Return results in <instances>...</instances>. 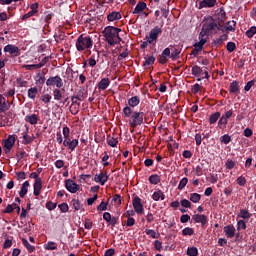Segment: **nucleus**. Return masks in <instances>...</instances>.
<instances>
[{"label": "nucleus", "instance_id": "obj_41", "mask_svg": "<svg viewBox=\"0 0 256 256\" xmlns=\"http://www.w3.org/2000/svg\"><path fill=\"white\" fill-rule=\"evenodd\" d=\"M182 235L184 237H187V236L191 237V235H195V230L191 227H186L182 230Z\"/></svg>", "mask_w": 256, "mask_h": 256}, {"label": "nucleus", "instance_id": "obj_35", "mask_svg": "<svg viewBox=\"0 0 256 256\" xmlns=\"http://www.w3.org/2000/svg\"><path fill=\"white\" fill-rule=\"evenodd\" d=\"M9 109H11V104L4 98V101H2L0 105V113H5V111H9Z\"/></svg>", "mask_w": 256, "mask_h": 256}, {"label": "nucleus", "instance_id": "obj_27", "mask_svg": "<svg viewBox=\"0 0 256 256\" xmlns=\"http://www.w3.org/2000/svg\"><path fill=\"white\" fill-rule=\"evenodd\" d=\"M28 191H29V181H25L22 184L21 190L19 192V196L21 197V199H23V197H25V195H27Z\"/></svg>", "mask_w": 256, "mask_h": 256}, {"label": "nucleus", "instance_id": "obj_51", "mask_svg": "<svg viewBox=\"0 0 256 256\" xmlns=\"http://www.w3.org/2000/svg\"><path fill=\"white\" fill-rule=\"evenodd\" d=\"M236 183L240 187H245L247 185V179L244 176H240L236 179Z\"/></svg>", "mask_w": 256, "mask_h": 256}, {"label": "nucleus", "instance_id": "obj_19", "mask_svg": "<svg viewBox=\"0 0 256 256\" xmlns=\"http://www.w3.org/2000/svg\"><path fill=\"white\" fill-rule=\"evenodd\" d=\"M140 103L141 98H139V96H133L128 99V107H130V109H135V107H137Z\"/></svg>", "mask_w": 256, "mask_h": 256}, {"label": "nucleus", "instance_id": "obj_46", "mask_svg": "<svg viewBox=\"0 0 256 256\" xmlns=\"http://www.w3.org/2000/svg\"><path fill=\"white\" fill-rule=\"evenodd\" d=\"M71 204L73 206V209H75V211H79L81 210V207H83V205L81 204V201H79L78 199H72Z\"/></svg>", "mask_w": 256, "mask_h": 256}, {"label": "nucleus", "instance_id": "obj_49", "mask_svg": "<svg viewBox=\"0 0 256 256\" xmlns=\"http://www.w3.org/2000/svg\"><path fill=\"white\" fill-rule=\"evenodd\" d=\"M255 34H256L255 26L250 27L245 33V35H246V37H248V39H251Z\"/></svg>", "mask_w": 256, "mask_h": 256}, {"label": "nucleus", "instance_id": "obj_63", "mask_svg": "<svg viewBox=\"0 0 256 256\" xmlns=\"http://www.w3.org/2000/svg\"><path fill=\"white\" fill-rule=\"evenodd\" d=\"M109 203L102 201L100 205L97 207V211H107V206Z\"/></svg>", "mask_w": 256, "mask_h": 256}, {"label": "nucleus", "instance_id": "obj_32", "mask_svg": "<svg viewBox=\"0 0 256 256\" xmlns=\"http://www.w3.org/2000/svg\"><path fill=\"white\" fill-rule=\"evenodd\" d=\"M179 55H181V50L179 48H174L170 52V59H172V61H177V59H179Z\"/></svg>", "mask_w": 256, "mask_h": 256}, {"label": "nucleus", "instance_id": "obj_62", "mask_svg": "<svg viewBox=\"0 0 256 256\" xmlns=\"http://www.w3.org/2000/svg\"><path fill=\"white\" fill-rule=\"evenodd\" d=\"M86 15L90 19H99V16H97V12L95 10L88 11Z\"/></svg>", "mask_w": 256, "mask_h": 256}, {"label": "nucleus", "instance_id": "obj_36", "mask_svg": "<svg viewBox=\"0 0 256 256\" xmlns=\"http://www.w3.org/2000/svg\"><path fill=\"white\" fill-rule=\"evenodd\" d=\"M229 123V120L227 118H224L223 116L220 117L218 121V127L219 129H227V124Z\"/></svg>", "mask_w": 256, "mask_h": 256}, {"label": "nucleus", "instance_id": "obj_54", "mask_svg": "<svg viewBox=\"0 0 256 256\" xmlns=\"http://www.w3.org/2000/svg\"><path fill=\"white\" fill-rule=\"evenodd\" d=\"M43 83H45V73H42V74L38 73V76H37V79H36V84L37 85H43Z\"/></svg>", "mask_w": 256, "mask_h": 256}, {"label": "nucleus", "instance_id": "obj_23", "mask_svg": "<svg viewBox=\"0 0 256 256\" xmlns=\"http://www.w3.org/2000/svg\"><path fill=\"white\" fill-rule=\"evenodd\" d=\"M241 91V87L239 86V82L237 80H233L229 86V93L237 94Z\"/></svg>", "mask_w": 256, "mask_h": 256}, {"label": "nucleus", "instance_id": "obj_28", "mask_svg": "<svg viewBox=\"0 0 256 256\" xmlns=\"http://www.w3.org/2000/svg\"><path fill=\"white\" fill-rule=\"evenodd\" d=\"M148 181L151 185H159V183H161V176L152 174L149 176Z\"/></svg>", "mask_w": 256, "mask_h": 256}, {"label": "nucleus", "instance_id": "obj_45", "mask_svg": "<svg viewBox=\"0 0 256 256\" xmlns=\"http://www.w3.org/2000/svg\"><path fill=\"white\" fill-rule=\"evenodd\" d=\"M190 201H192V203H199L201 201V194L191 193L190 194Z\"/></svg>", "mask_w": 256, "mask_h": 256}, {"label": "nucleus", "instance_id": "obj_47", "mask_svg": "<svg viewBox=\"0 0 256 256\" xmlns=\"http://www.w3.org/2000/svg\"><path fill=\"white\" fill-rule=\"evenodd\" d=\"M187 183H189V179H187V177L182 178L179 182L178 190L183 191V189H185L187 186Z\"/></svg>", "mask_w": 256, "mask_h": 256}, {"label": "nucleus", "instance_id": "obj_50", "mask_svg": "<svg viewBox=\"0 0 256 256\" xmlns=\"http://www.w3.org/2000/svg\"><path fill=\"white\" fill-rule=\"evenodd\" d=\"M226 49L228 53H233V51L237 49V44H235V42H228L226 45Z\"/></svg>", "mask_w": 256, "mask_h": 256}, {"label": "nucleus", "instance_id": "obj_11", "mask_svg": "<svg viewBox=\"0 0 256 256\" xmlns=\"http://www.w3.org/2000/svg\"><path fill=\"white\" fill-rule=\"evenodd\" d=\"M170 56H171V49L165 48L162 54L160 55V57L158 58V63H160V65L167 64V61H169Z\"/></svg>", "mask_w": 256, "mask_h": 256}, {"label": "nucleus", "instance_id": "obj_14", "mask_svg": "<svg viewBox=\"0 0 256 256\" xmlns=\"http://www.w3.org/2000/svg\"><path fill=\"white\" fill-rule=\"evenodd\" d=\"M4 53H9V55H15L17 57L19 56V47L8 44L4 47Z\"/></svg>", "mask_w": 256, "mask_h": 256}, {"label": "nucleus", "instance_id": "obj_44", "mask_svg": "<svg viewBox=\"0 0 256 256\" xmlns=\"http://www.w3.org/2000/svg\"><path fill=\"white\" fill-rule=\"evenodd\" d=\"M37 93H38L37 87H32L28 89V98L35 99V97H37Z\"/></svg>", "mask_w": 256, "mask_h": 256}, {"label": "nucleus", "instance_id": "obj_56", "mask_svg": "<svg viewBox=\"0 0 256 256\" xmlns=\"http://www.w3.org/2000/svg\"><path fill=\"white\" fill-rule=\"evenodd\" d=\"M79 109H81V106L71 104L70 106L71 115H77V113H79Z\"/></svg>", "mask_w": 256, "mask_h": 256}, {"label": "nucleus", "instance_id": "obj_16", "mask_svg": "<svg viewBox=\"0 0 256 256\" xmlns=\"http://www.w3.org/2000/svg\"><path fill=\"white\" fill-rule=\"evenodd\" d=\"M223 231L227 239H233V237H235V226L231 224L227 225L224 227Z\"/></svg>", "mask_w": 256, "mask_h": 256}, {"label": "nucleus", "instance_id": "obj_33", "mask_svg": "<svg viewBox=\"0 0 256 256\" xmlns=\"http://www.w3.org/2000/svg\"><path fill=\"white\" fill-rule=\"evenodd\" d=\"M145 61L143 63V67H149L155 63V56H145Z\"/></svg>", "mask_w": 256, "mask_h": 256}, {"label": "nucleus", "instance_id": "obj_61", "mask_svg": "<svg viewBox=\"0 0 256 256\" xmlns=\"http://www.w3.org/2000/svg\"><path fill=\"white\" fill-rule=\"evenodd\" d=\"M62 213H67L69 211V205L67 203H62L58 205Z\"/></svg>", "mask_w": 256, "mask_h": 256}, {"label": "nucleus", "instance_id": "obj_20", "mask_svg": "<svg viewBox=\"0 0 256 256\" xmlns=\"http://www.w3.org/2000/svg\"><path fill=\"white\" fill-rule=\"evenodd\" d=\"M199 42H196L193 47L196 48V51H203V47L205 46V43H207V39L203 38L201 34H199Z\"/></svg>", "mask_w": 256, "mask_h": 256}, {"label": "nucleus", "instance_id": "obj_26", "mask_svg": "<svg viewBox=\"0 0 256 256\" xmlns=\"http://www.w3.org/2000/svg\"><path fill=\"white\" fill-rule=\"evenodd\" d=\"M152 199L153 201H159V199H161V201H165V194L163 191L157 190L152 194Z\"/></svg>", "mask_w": 256, "mask_h": 256}, {"label": "nucleus", "instance_id": "obj_37", "mask_svg": "<svg viewBox=\"0 0 256 256\" xmlns=\"http://www.w3.org/2000/svg\"><path fill=\"white\" fill-rule=\"evenodd\" d=\"M221 117V112H215L214 114H212L210 117H209V123L210 125H215V122L216 121H219Z\"/></svg>", "mask_w": 256, "mask_h": 256}, {"label": "nucleus", "instance_id": "obj_39", "mask_svg": "<svg viewBox=\"0 0 256 256\" xmlns=\"http://www.w3.org/2000/svg\"><path fill=\"white\" fill-rule=\"evenodd\" d=\"M106 141L110 147H117V145L119 144V140L117 138H114L113 136H108Z\"/></svg>", "mask_w": 256, "mask_h": 256}, {"label": "nucleus", "instance_id": "obj_57", "mask_svg": "<svg viewBox=\"0 0 256 256\" xmlns=\"http://www.w3.org/2000/svg\"><path fill=\"white\" fill-rule=\"evenodd\" d=\"M218 31H221V33H223V35H225V33H227V26L223 25V22H218L217 32Z\"/></svg>", "mask_w": 256, "mask_h": 256}, {"label": "nucleus", "instance_id": "obj_52", "mask_svg": "<svg viewBox=\"0 0 256 256\" xmlns=\"http://www.w3.org/2000/svg\"><path fill=\"white\" fill-rule=\"evenodd\" d=\"M220 141L221 143H224V145H229L231 141V136H229V134H224L223 136H221Z\"/></svg>", "mask_w": 256, "mask_h": 256}, {"label": "nucleus", "instance_id": "obj_25", "mask_svg": "<svg viewBox=\"0 0 256 256\" xmlns=\"http://www.w3.org/2000/svg\"><path fill=\"white\" fill-rule=\"evenodd\" d=\"M225 25L227 29V35H229V33H235V27H237V22L231 20L228 21Z\"/></svg>", "mask_w": 256, "mask_h": 256}, {"label": "nucleus", "instance_id": "obj_64", "mask_svg": "<svg viewBox=\"0 0 256 256\" xmlns=\"http://www.w3.org/2000/svg\"><path fill=\"white\" fill-rule=\"evenodd\" d=\"M225 165H226V169H233L235 167V162L231 159H228Z\"/></svg>", "mask_w": 256, "mask_h": 256}, {"label": "nucleus", "instance_id": "obj_38", "mask_svg": "<svg viewBox=\"0 0 256 256\" xmlns=\"http://www.w3.org/2000/svg\"><path fill=\"white\" fill-rule=\"evenodd\" d=\"M22 245L27 249L28 252L33 253L35 251V246L31 245L27 239L22 238Z\"/></svg>", "mask_w": 256, "mask_h": 256}, {"label": "nucleus", "instance_id": "obj_40", "mask_svg": "<svg viewBox=\"0 0 256 256\" xmlns=\"http://www.w3.org/2000/svg\"><path fill=\"white\" fill-rule=\"evenodd\" d=\"M186 255L188 256H198L199 255V250L197 247H188L186 251Z\"/></svg>", "mask_w": 256, "mask_h": 256}, {"label": "nucleus", "instance_id": "obj_42", "mask_svg": "<svg viewBox=\"0 0 256 256\" xmlns=\"http://www.w3.org/2000/svg\"><path fill=\"white\" fill-rule=\"evenodd\" d=\"M44 249L46 251H55V249H57V245H55V242L49 241L44 245Z\"/></svg>", "mask_w": 256, "mask_h": 256}, {"label": "nucleus", "instance_id": "obj_22", "mask_svg": "<svg viewBox=\"0 0 256 256\" xmlns=\"http://www.w3.org/2000/svg\"><path fill=\"white\" fill-rule=\"evenodd\" d=\"M25 121L30 125H37V123H39V116L37 114L26 115Z\"/></svg>", "mask_w": 256, "mask_h": 256}, {"label": "nucleus", "instance_id": "obj_4", "mask_svg": "<svg viewBox=\"0 0 256 256\" xmlns=\"http://www.w3.org/2000/svg\"><path fill=\"white\" fill-rule=\"evenodd\" d=\"M93 47V40L90 36L80 35L76 41L77 51H85L86 49H91Z\"/></svg>", "mask_w": 256, "mask_h": 256}, {"label": "nucleus", "instance_id": "obj_60", "mask_svg": "<svg viewBox=\"0 0 256 256\" xmlns=\"http://www.w3.org/2000/svg\"><path fill=\"white\" fill-rule=\"evenodd\" d=\"M77 145H79V140L78 139H73L70 142L69 151H75V148L77 147Z\"/></svg>", "mask_w": 256, "mask_h": 256}, {"label": "nucleus", "instance_id": "obj_30", "mask_svg": "<svg viewBox=\"0 0 256 256\" xmlns=\"http://www.w3.org/2000/svg\"><path fill=\"white\" fill-rule=\"evenodd\" d=\"M204 71L205 70H203L200 66L194 65L192 67V75H194V77H201Z\"/></svg>", "mask_w": 256, "mask_h": 256}, {"label": "nucleus", "instance_id": "obj_8", "mask_svg": "<svg viewBox=\"0 0 256 256\" xmlns=\"http://www.w3.org/2000/svg\"><path fill=\"white\" fill-rule=\"evenodd\" d=\"M213 19H216L218 23H225L227 20V13L225 12V8L221 7L216 10V14L214 15Z\"/></svg>", "mask_w": 256, "mask_h": 256}, {"label": "nucleus", "instance_id": "obj_58", "mask_svg": "<svg viewBox=\"0 0 256 256\" xmlns=\"http://www.w3.org/2000/svg\"><path fill=\"white\" fill-rule=\"evenodd\" d=\"M34 189H36L38 191H41V189H43V184H42L41 178L35 180V182H34Z\"/></svg>", "mask_w": 256, "mask_h": 256}, {"label": "nucleus", "instance_id": "obj_6", "mask_svg": "<svg viewBox=\"0 0 256 256\" xmlns=\"http://www.w3.org/2000/svg\"><path fill=\"white\" fill-rule=\"evenodd\" d=\"M132 205L134 207V211L138 215H143L145 213V208L143 207V203H141V199L139 196H134L132 198Z\"/></svg>", "mask_w": 256, "mask_h": 256}, {"label": "nucleus", "instance_id": "obj_2", "mask_svg": "<svg viewBox=\"0 0 256 256\" xmlns=\"http://www.w3.org/2000/svg\"><path fill=\"white\" fill-rule=\"evenodd\" d=\"M119 33H121V29L115 26H107L104 29L103 35L108 45L110 46L119 45L120 41H123V39L119 37Z\"/></svg>", "mask_w": 256, "mask_h": 256}, {"label": "nucleus", "instance_id": "obj_34", "mask_svg": "<svg viewBox=\"0 0 256 256\" xmlns=\"http://www.w3.org/2000/svg\"><path fill=\"white\" fill-rule=\"evenodd\" d=\"M78 101H85L87 99V94H85V90L80 89L76 95H73Z\"/></svg>", "mask_w": 256, "mask_h": 256}, {"label": "nucleus", "instance_id": "obj_48", "mask_svg": "<svg viewBox=\"0 0 256 256\" xmlns=\"http://www.w3.org/2000/svg\"><path fill=\"white\" fill-rule=\"evenodd\" d=\"M241 229L243 231L247 229V222H245V220H238L237 222V231H241Z\"/></svg>", "mask_w": 256, "mask_h": 256}, {"label": "nucleus", "instance_id": "obj_18", "mask_svg": "<svg viewBox=\"0 0 256 256\" xmlns=\"http://www.w3.org/2000/svg\"><path fill=\"white\" fill-rule=\"evenodd\" d=\"M145 9H147V3L140 1L136 5V7L134 8L132 13H133V15H137L139 13H143V11H145Z\"/></svg>", "mask_w": 256, "mask_h": 256}, {"label": "nucleus", "instance_id": "obj_3", "mask_svg": "<svg viewBox=\"0 0 256 256\" xmlns=\"http://www.w3.org/2000/svg\"><path fill=\"white\" fill-rule=\"evenodd\" d=\"M219 27V22L213 17L206 19L205 23L202 26L200 32V37H205V35H211V33H217Z\"/></svg>", "mask_w": 256, "mask_h": 256}, {"label": "nucleus", "instance_id": "obj_31", "mask_svg": "<svg viewBox=\"0 0 256 256\" xmlns=\"http://www.w3.org/2000/svg\"><path fill=\"white\" fill-rule=\"evenodd\" d=\"M29 130L27 129L26 132L23 134L22 137V145H29L30 143H33V137L29 136L27 133Z\"/></svg>", "mask_w": 256, "mask_h": 256}, {"label": "nucleus", "instance_id": "obj_53", "mask_svg": "<svg viewBox=\"0 0 256 256\" xmlns=\"http://www.w3.org/2000/svg\"><path fill=\"white\" fill-rule=\"evenodd\" d=\"M45 207L46 209H48V211H54V209H57V203H54L53 201H48Z\"/></svg>", "mask_w": 256, "mask_h": 256}, {"label": "nucleus", "instance_id": "obj_5", "mask_svg": "<svg viewBox=\"0 0 256 256\" xmlns=\"http://www.w3.org/2000/svg\"><path fill=\"white\" fill-rule=\"evenodd\" d=\"M47 87H57V89H61L63 87V79L61 76H51L46 80Z\"/></svg>", "mask_w": 256, "mask_h": 256}, {"label": "nucleus", "instance_id": "obj_12", "mask_svg": "<svg viewBox=\"0 0 256 256\" xmlns=\"http://www.w3.org/2000/svg\"><path fill=\"white\" fill-rule=\"evenodd\" d=\"M217 5V0H202L199 3L198 9H211Z\"/></svg>", "mask_w": 256, "mask_h": 256}, {"label": "nucleus", "instance_id": "obj_13", "mask_svg": "<svg viewBox=\"0 0 256 256\" xmlns=\"http://www.w3.org/2000/svg\"><path fill=\"white\" fill-rule=\"evenodd\" d=\"M13 145H15V137L13 135H9L4 141L5 153H9V151L13 149Z\"/></svg>", "mask_w": 256, "mask_h": 256}, {"label": "nucleus", "instance_id": "obj_24", "mask_svg": "<svg viewBox=\"0 0 256 256\" xmlns=\"http://www.w3.org/2000/svg\"><path fill=\"white\" fill-rule=\"evenodd\" d=\"M237 217H239L240 219H246L247 221H249V219L253 217V214H251L247 209H241Z\"/></svg>", "mask_w": 256, "mask_h": 256}, {"label": "nucleus", "instance_id": "obj_29", "mask_svg": "<svg viewBox=\"0 0 256 256\" xmlns=\"http://www.w3.org/2000/svg\"><path fill=\"white\" fill-rule=\"evenodd\" d=\"M121 19V13L120 12H111L107 16L108 21H119Z\"/></svg>", "mask_w": 256, "mask_h": 256}, {"label": "nucleus", "instance_id": "obj_9", "mask_svg": "<svg viewBox=\"0 0 256 256\" xmlns=\"http://www.w3.org/2000/svg\"><path fill=\"white\" fill-rule=\"evenodd\" d=\"M65 187L69 193H77L80 189L79 184H76V182L71 179L65 181Z\"/></svg>", "mask_w": 256, "mask_h": 256}, {"label": "nucleus", "instance_id": "obj_1", "mask_svg": "<svg viewBox=\"0 0 256 256\" xmlns=\"http://www.w3.org/2000/svg\"><path fill=\"white\" fill-rule=\"evenodd\" d=\"M123 116L129 118L128 123L132 129H135L143 125L144 112L133 111V108L125 106L122 110Z\"/></svg>", "mask_w": 256, "mask_h": 256}, {"label": "nucleus", "instance_id": "obj_21", "mask_svg": "<svg viewBox=\"0 0 256 256\" xmlns=\"http://www.w3.org/2000/svg\"><path fill=\"white\" fill-rule=\"evenodd\" d=\"M109 85H111V80H109V78H102L97 87L100 91H105Z\"/></svg>", "mask_w": 256, "mask_h": 256}, {"label": "nucleus", "instance_id": "obj_43", "mask_svg": "<svg viewBox=\"0 0 256 256\" xmlns=\"http://www.w3.org/2000/svg\"><path fill=\"white\" fill-rule=\"evenodd\" d=\"M53 97L55 101H61V99L63 98V93H61V90L59 88L53 90Z\"/></svg>", "mask_w": 256, "mask_h": 256}, {"label": "nucleus", "instance_id": "obj_15", "mask_svg": "<svg viewBox=\"0 0 256 256\" xmlns=\"http://www.w3.org/2000/svg\"><path fill=\"white\" fill-rule=\"evenodd\" d=\"M95 183H99L101 185H105L107 181H109V175L107 173L101 172L100 174H96L94 177Z\"/></svg>", "mask_w": 256, "mask_h": 256}, {"label": "nucleus", "instance_id": "obj_10", "mask_svg": "<svg viewBox=\"0 0 256 256\" xmlns=\"http://www.w3.org/2000/svg\"><path fill=\"white\" fill-rule=\"evenodd\" d=\"M192 220L194 221V223H200L201 227H205V225L209 223V219L207 218V216H205V214H194L192 216Z\"/></svg>", "mask_w": 256, "mask_h": 256}, {"label": "nucleus", "instance_id": "obj_59", "mask_svg": "<svg viewBox=\"0 0 256 256\" xmlns=\"http://www.w3.org/2000/svg\"><path fill=\"white\" fill-rule=\"evenodd\" d=\"M180 205L182 207H185V209H191V202L189 200H187V199H182L180 201Z\"/></svg>", "mask_w": 256, "mask_h": 256}, {"label": "nucleus", "instance_id": "obj_55", "mask_svg": "<svg viewBox=\"0 0 256 256\" xmlns=\"http://www.w3.org/2000/svg\"><path fill=\"white\" fill-rule=\"evenodd\" d=\"M30 9L34 15H37V13H39V3L35 2V3L31 4Z\"/></svg>", "mask_w": 256, "mask_h": 256}, {"label": "nucleus", "instance_id": "obj_17", "mask_svg": "<svg viewBox=\"0 0 256 256\" xmlns=\"http://www.w3.org/2000/svg\"><path fill=\"white\" fill-rule=\"evenodd\" d=\"M229 39V35H227V33L220 35L219 38H216L215 40H213V45L214 47H219L221 45H223V43H225V41H227Z\"/></svg>", "mask_w": 256, "mask_h": 256}, {"label": "nucleus", "instance_id": "obj_7", "mask_svg": "<svg viewBox=\"0 0 256 256\" xmlns=\"http://www.w3.org/2000/svg\"><path fill=\"white\" fill-rule=\"evenodd\" d=\"M163 33V30L159 26H155L149 33V36H146L144 39H148L149 43H153V41H157L159 39V35Z\"/></svg>", "mask_w": 256, "mask_h": 256}]
</instances>
